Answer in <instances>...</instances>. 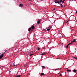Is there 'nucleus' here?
I'll return each instance as SVG.
<instances>
[{"instance_id": "f257e3e1", "label": "nucleus", "mask_w": 77, "mask_h": 77, "mask_svg": "<svg viewBox=\"0 0 77 77\" xmlns=\"http://www.w3.org/2000/svg\"><path fill=\"white\" fill-rule=\"evenodd\" d=\"M4 54L0 53V59H2V57H3Z\"/></svg>"}, {"instance_id": "f03ea898", "label": "nucleus", "mask_w": 77, "mask_h": 77, "mask_svg": "<svg viewBox=\"0 0 77 77\" xmlns=\"http://www.w3.org/2000/svg\"><path fill=\"white\" fill-rule=\"evenodd\" d=\"M55 3L57 4V3H58V4H59L60 3V2H59V0H55L54 1Z\"/></svg>"}, {"instance_id": "7ed1b4c3", "label": "nucleus", "mask_w": 77, "mask_h": 77, "mask_svg": "<svg viewBox=\"0 0 77 77\" xmlns=\"http://www.w3.org/2000/svg\"><path fill=\"white\" fill-rule=\"evenodd\" d=\"M32 29H35V26H34L32 25V26H31V28Z\"/></svg>"}, {"instance_id": "20e7f679", "label": "nucleus", "mask_w": 77, "mask_h": 77, "mask_svg": "<svg viewBox=\"0 0 77 77\" xmlns=\"http://www.w3.org/2000/svg\"><path fill=\"white\" fill-rule=\"evenodd\" d=\"M73 72H77V70H75V69H74L73 70Z\"/></svg>"}, {"instance_id": "39448f33", "label": "nucleus", "mask_w": 77, "mask_h": 77, "mask_svg": "<svg viewBox=\"0 0 77 77\" xmlns=\"http://www.w3.org/2000/svg\"><path fill=\"white\" fill-rule=\"evenodd\" d=\"M32 29V28H29V29H28V31H29V32H30V30H31V29Z\"/></svg>"}, {"instance_id": "423d86ee", "label": "nucleus", "mask_w": 77, "mask_h": 77, "mask_svg": "<svg viewBox=\"0 0 77 77\" xmlns=\"http://www.w3.org/2000/svg\"><path fill=\"white\" fill-rule=\"evenodd\" d=\"M51 29V28H47V30H48V31H49Z\"/></svg>"}, {"instance_id": "0eeeda50", "label": "nucleus", "mask_w": 77, "mask_h": 77, "mask_svg": "<svg viewBox=\"0 0 77 77\" xmlns=\"http://www.w3.org/2000/svg\"><path fill=\"white\" fill-rule=\"evenodd\" d=\"M67 71L68 72H70V71H71V70H69V69H67Z\"/></svg>"}, {"instance_id": "6e6552de", "label": "nucleus", "mask_w": 77, "mask_h": 77, "mask_svg": "<svg viewBox=\"0 0 77 77\" xmlns=\"http://www.w3.org/2000/svg\"><path fill=\"white\" fill-rule=\"evenodd\" d=\"M21 77V75H17L16 76V77Z\"/></svg>"}, {"instance_id": "1a4fd4ad", "label": "nucleus", "mask_w": 77, "mask_h": 77, "mask_svg": "<svg viewBox=\"0 0 77 77\" xmlns=\"http://www.w3.org/2000/svg\"><path fill=\"white\" fill-rule=\"evenodd\" d=\"M23 4H20L19 5V6L20 7H22V6H23Z\"/></svg>"}, {"instance_id": "9d476101", "label": "nucleus", "mask_w": 77, "mask_h": 77, "mask_svg": "<svg viewBox=\"0 0 77 77\" xmlns=\"http://www.w3.org/2000/svg\"><path fill=\"white\" fill-rule=\"evenodd\" d=\"M40 22H41L40 21V20H38L37 22V24H39V23H40Z\"/></svg>"}, {"instance_id": "9b49d317", "label": "nucleus", "mask_w": 77, "mask_h": 77, "mask_svg": "<svg viewBox=\"0 0 77 77\" xmlns=\"http://www.w3.org/2000/svg\"><path fill=\"white\" fill-rule=\"evenodd\" d=\"M76 40V39H74V40L72 41V42H76V40Z\"/></svg>"}, {"instance_id": "f8f14e48", "label": "nucleus", "mask_w": 77, "mask_h": 77, "mask_svg": "<svg viewBox=\"0 0 77 77\" xmlns=\"http://www.w3.org/2000/svg\"><path fill=\"white\" fill-rule=\"evenodd\" d=\"M62 0H60L59 1L60 3H62Z\"/></svg>"}, {"instance_id": "ddd939ff", "label": "nucleus", "mask_w": 77, "mask_h": 77, "mask_svg": "<svg viewBox=\"0 0 77 77\" xmlns=\"http://www.w3.org/2000/svg\"><path fill=\"white\" fill-rule=\"evenodd\" d=\"M72 43H73V42H72L71 43H69V44H68V45H71V44H72Z\"/></svg>"}, {"instance_id": "4468645a", "label": "nucleus", "mask_w": 77, "mask_h": 77, "mask_svg": "<svg viewBox=\"0 0 77 77\" xmlns=\"http://www.w3.org/2000/svg\"><path fill=\"white\" fill-rule=\"evenodd\" d=\"M64 2H65V0H62L61 1V2H62V3H64Z\"/></svg>"}, {"instance_id": "2eb2a0df", "label": "nucleus", "mask_w": 77, "mask_h": 77, "mask_svg": "<svg viewBox=\"0 0 77 77\" xmlns=\"http://www.w3.org/2000/svg\"><path fill=\"white\" fill-rule=\"evenodd\" d=\"M44 75V73H42L41 74V75Z\"/></svg>"}, {"instance_id": "dca6fc26", "label": "nucleus", "mask_w": 77, "mask_h": 77, "mask_svg": "<svg viewBox=\"0 0 77 77\" xmlns=\"http://www.w3.org/2000/svg\"><path fill=\"white\" fill-rule=\"evenodd\" d=\"M68 46H69V45H67L66 46V48H68Z\"/></svg>"}, {"instance_id": "f3484780", "label": "nucleus", "mask_w": 77, "mask_h": 77, "mask_svg": "<svg viewBox=\"0 0 77 77\" xmlns=\"http://www.w3.org/2000/svg\"><path fill=\"white\" fill-rule=\"evenodd\" d=\"M33 54H30L29 55V56H33Z\"/></svg>"}, {"instance_id": "a211bd4d", "label": "nucleus", "mask_w": 77, "mask_h": 77, "mask_svg": "<svg viewBox=\"0 0 77 77\" xmlns=\"http://www.w3.org/2000/svg\"><path fill=\"white\" fill-rule=\"evenodd\" d=\"M60 6L61 7H63V5H62V4H61Z\"/></svg>"}, {"instance_id": "6ab92c4d", "label": "nucleus", "mask_w": 77, "mask_h": 77, "mask_svg": "<svg viewBox=\"0 0 77 77\" xmlns=\"http://www.w3.org/2000/svg\"><path fill=\"white\" fill-rule=\"evenodd\" d=\"M42 68H45V67L44 66H42Z\"/></svg>"}, {"instance_id": "aec40b11", "label": "nucleus", "mask_w": 77, "mask_h": 77, "mask_svg": "<svg viewBox=\"0 0 77 77\" xmlns=\"http://www.w3.org/2000/svg\"><path fill=\"white\" fill-rule=\"evenodd\" d=\"M40 49V48H38L37 49L38 50H39Z\"/></svg>"}, {"instance_id": "412c9836", "label": "nucleus", "mask_w": 77, "mask_h": 77, "mask_svg": "<svg viewBox=\"0 0 77 77\" xmlns=\"http://www.w3.org/2000/svg\"><path fill=\"white\" fill-rule=\"evenodd\" d=\"M50 28H51V27H48V28H47V29H50Z\"/></svg>"}, {"instance_id": "4be33fe9", "label": "nucleus", "mask_w": 77, "mask_h": 77, "mask_svg": "<svg viewBox=\"0 0 77 77\" xmlns=\"http://www.w3.org/2000/svg\"><path fill=\"white\" fill-rule=\"evenodd\" d=\"M74 59H75L76 60H77V58H76V57H75V58H74Z\"/></svg>"}, {"instance_id": "5701e85b", "label": "nucleus", "mask_w": 77, "mask_h": 77, "mask_svg": "<svg viewBox=\"0 0 77 77\" xmlns=\"http://www.w3.org/2000/svg\"><path fill=\"white\" fill-rule=\"evenodd\" d=\"M60 76L61 77H62V74H60Z\"/></svg>"}, {"instance_id": "b1692460", "label": "nucleus", "mask_w": 77, "mask_h": 77, "mask_svg": "<svg viewBox=\"0 0 77 77\" xmlns=\"http://www.w3.org/2000/svg\"><path fill=\"white\" fill-rule=\"evenodd\" d=\"M68 21H67L66 22V23H67V24H68Z\"/></svg>"}, {"instance_id": "393cba45", "label": "nucleus", "mask_w": 77, "mask_h": 77, "mask_svg": "<svg viewBox=\"0 0 77 77\" xmlns=\"http://www.w3.org/2000/svg\"><path fill=\"white\" fill-rule=\"evenodd\" d=\"M56 9V8H54L53 9V10H55Z\"/></svg>"}, {"instance_id": "a878e982", "label": "nucleus", "mask_w": 77, "mask_h": 77, "mask_svg": "<svg viewBox=\"0 0 77 77\" xmlns=\"http://www.w3.org/2000/svg\"><path fill=\"white\" fill-rule=\"evenodd\" d=\"M42 55H44V54H42Z\"/></svg>"}, {"instance_id": "bb28decb", "label": "nucleus", "mask_w": 77, "mask_h": 77, "mask_svg": "<svg viewBox=\"0 0 77 77\" xmlns=\"http://www.w3.org/2000/svg\"><path fill=\"white\" fill-rule=\"evenodd\" d=\"M44 54V55H45V54H45V53H44V54Z\"/></svg>"}, {"instance_id": "cd10ccee", "label": "nucleus", "mask_w": 77, "mask_h": 77, "mask_svg": "<svg viewBox=\"0 0 77 77\" xmlns=\"http://www.w3.org/2000/svg\"><path fill=\"white\" fill-rule=\"evenodd\" d=\"M15 66V65H14V66Z\"/></svg>"}, {"instance_id": "c85d7f7f", "label": "nucleus", "mask_w": 77, "mask_h": 77, "mask_svg": "<svg viewBox=\"0 0 77 77\" xmlns=\"http://www.w3.org/2000/svg\"><path fill=\"white\" fill-rule=\"evenodd\" d=\"M76 14H77V11H76Z\"/></svg>"}, {"instance_id": "c756f323", "label": "nucleus", "mask_w": 77, "mask_h": 77, "mask_svg": "<svg viewBox=\"0 0 77 77\" xmlns=\"http://www.w3.org/2000/svg\"><path fill=\"white\" fill-rule=\"evenodd\" d=\"M61 69H60V70Z\"/></svg>"}, {"instance_id": "7c9ffc66", "label": "nucleus", "mask_w": 77, "mask_h": 77, "mask_svg": "<svg viewBox=\"0 0 77 77\" xmlns=\"http://www.w3.org/2000/svg\"><path fill=\"white\" fill-rule=\"evenodd\" d=\"M64 0V2H65V0Z\"/></svg>"}, {"instance_id": "2f4dec72", "label": "nucleus", "mask_w": 77, "mask_h": 77, "mask_svg": "<svg viewBox=\"0 0 77 77\" xmlns=\"http://www.w3.org/2000/svg\"><path fill=\"white\" fill-rule=\"evenodd\" d=\"M60 6V5H59V6Z\"/></svg>"}]
</instances>
